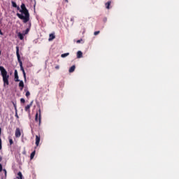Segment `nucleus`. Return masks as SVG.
<instances>
[{
  "label": "nucleus",
  "mask_w": 179,
  "mask_h": 179,
  "mask_svg": "<svg viewBox=\"0 0 179 179\" xmlns=\"http://www.w3.org/2000/svg\"><path fill=\"white\" fill-rule=\"evenodd\" d=\"M13 8H16L17 10H20V13H17V16L21 20H23V23H27L29 20H30V13H29V10L26 8V5L24 3H22L21 5V9L17 4H16V2L11 1Z\"/></svg>",
  "instance_id": "obj_1"
},
{
  "label": "nucleus",
  "mask_w": 179,
  "mask_h": 179,
  "mask_svg": "<svg viewBox=\"0 0 179 179\" xmlns=\"http://www.w3.org/2000/svg\"><path fill=\"white\" fill-rule=\"evenodd\" d=\"M1 75L3 78V86H8L9 85V75H8V71L5 69L4 66H0Z\"/></svg>",
  "instance_id": "obj_2"
},
{
  "label": "nucleus",
  "mask_w": 179,
  "mask_h": 179,
  "mask_svg": "<svg viewBox=\"0 0 179 179\" xmlns=\"http://www.w3.org/2000/svg\"><path fill=\"white\" fill-rule=\"evenodd\" d=\"M16 55L17 61L20 64V71H22L24 79V80H26V72L24 71V69L23 68V62H22V59H20V54H19V46H16Z\"/></svg>",
  "instance_id": "obj_3"
},
{
  "label": "nucleus",
  "mask_w": 179,
  "mask_h": 179,
  "mask_svg": "<svg viewBox=\"0 0 179 179\" xmlns=\"http://www.w3.org/2000/svg\"><path fill=\"white\" fill-rule=\"evenodd\" d=\"M35 121L36 122H38L39 127L41 125V109H39L38 112L36 113Z\"/></svg>",
  "instance_id": "obj_4"
},
{
  "label": "nucleus",
  "mask_w": 179,
  "mask_h": 179,
  "mask_svg": "<svg viewBox=\"0 0 179 179\" xmlns=\"http://www.w3.org/2000/svg\"><path fill=\"white\" fill-rule=\"evenodd\" d=\"M15 135V138H20L22 136V133L20 132V129L19 127L16 129Z\"/></svg>",
  "instance_id": "obj_5"
},
{
  "label": "nucleus",
  "mask_w": 179,
  "mask_h": 179,
  "mask_svg": "<svg viewBox=\"0 0 179 179\" xmlns=\"http://www.w3.org/2000/svg\"><path fill=\"white\" fill-rule=\"evenodd\" d=\"M31 106H33V101H31L29 105L25 106L24 111H26L27 113H30V108L31 107Z\"/></svg>",
  "instance_id": "obj_6"
},
{
  "label": "nucleus",
  "mask_w": 179,
  "mask_h": 179,
  "mask_svg": "<svg viewBox=\"0 0 179 179\" xmlns=\"http://www.w3.org/2000/svg\"><path fill=\"white\" fill-rule=\"evenodd\" d=\"M14 77H15V82H20V80H19V75L17 74V70H15Z\"/></svg>",
  "instance_id": "obj_7"
},
{
  "label": "nucleus",
  "mask_w": 179,
  "mask_h": 179,
  "mask_svg": "<svg viewBox=\"0 0 179 179\" xmlns=\"http://www.w3.org/2000/svg\"><path fill=\"white\" fill-rule=\"evenodd\" d=\"M40 141H41L40 135H36V146H38V145H40Z\"/></svg>",
  "instance_id": "obj_8"
},
{
  "label": "nucleus",
  "mask_w": 179,
  "mask_h": 179,
  "mask_svg": "<svg viewBox=\"0 0 179 179\" xmlns=\"http://www.w3.org/2000/svg\"><path fill=\"white\" fill-rule=\"evenodd\" d=\"M54 38H55V34H50L49 35L48 41H52V40H54Z\"/></svg>",
  "instance_id": "obj_9"
},
{
  "label": "nucleus",
  "mask_w": 179,
  "mask_h": 179,
  "mask_svg": "<svg viewBox=\"0 0 179 179\" xmlns=\"http://www.w3.org/2000/svg\"><path fill=\"white\" fill-rule=\"evenodd\" d=\"M19 87H20V90H23V87H24V83H23V80H20Z\"/></svg>",
  "instance_id": "obj_10"
},
{
  "label": "nucleus",
  "mask_w": 179,
  "mask_h": 179,
  "mask_svg": "<svg viewBox=\"0 0 179 179\" xmlns=\"http://www.w3.org/2000/svg\"><path fill=\"white\" fill-rule=\"evenodd\" d=\"M76 68V67L75 66V65L72 66L69 69V72L70 73H72V72H75Z\"/></svg>",
  "instance_id": "obj_11"
},
{
  "label": "nucleus",
  "mask_w": 179,
  "mask_h": 179,
  "mask_svg": "<svg viewBox=\"0 0 179 179\" xmlns=\"http://www.w3.org/2000/svg\"><path fill=\"white\" fill-rule=\"evenodd\" d=\"M82 57H83V53L82 51H78L77 52V58H82Z\"/></svg>",
  "instance_id": "obj_12"
},
{
  "label": "nucleus",
  "mask_w": 179,
  "mask_h": 179,
  "mask_svg": "<svg viewBox=\"0 0 179 179\" xmlns=\"http://www.w3.org/2000/svg\"><path fill=\"white\" fill-rule=\"evenodd\" d=\"M34 156H36V150H34L31 153V155H30L31 160H33V159H34Z\"/></svg>",
  "instance_id": "obj_13"
},
{
  "label": "nucleus",
  "mask_w": 179,
  "mask_h": 179,
  "mask_svg": "<svg viewBox=\"0 0 179 179\" xmlns=\"http://www.w3.org/2000/svg\"><path fill=\"white\" fill-rule=\"evenodd\" d=\"M18 37H19L20 40H23L24 38L23 34H22L20 32L18 33Z\"/></svg>",
  "instance_id": "obj_14"
},
{
  "label": "nucleus",
  "mask_w": 179,
  "mask_h": 179,
  "mask_svg": "<svg viewBox=\"0 0 179 179\" xmlns=\"http://www.w3.org/2000/svg\"><path fill=\"white\" fill-rule=\"evenodd\" d=\"M106 9H110V5H111V1H108L107 3H106Z\"/></svg>",
  "instance_id": "obj_15"
},
{
  "label": "nucleus",
  "mask_w": 179,
  "mask_h": 179,
  "mask_svg": "<svg viewBox=\"0 0 179 179\" xmlns=\"http://www.w3.org/2000/svg\"><path fill=\"white\" fill-rule=\"evenodd\" d=\"M17 176H18L17 177V179H22V178H23V175L22 174V172H18Z\"/></svg>",
  "instance_id": "obj_16"
},
{
  "label": "nucleus",
  "mask_w": 179,
  "mask_h": 179,
  "mask_svg": "<svg viewBox=\"0 0 179 179\" xmlns=\"http://www.w3.org/2000/svg\"><path fill=\"white\" fill-rule=\"evenodd\" d=\"M68 55H69V52L64 53V54L61 55V57L62 58H65V57H68Z\"/></svg>",
  "instance_id": "obj_17"
},
{
  "label": "nucleus",
  "mask_w": 179,
  "mask_h": 179,
  "mask_svg": "<svg viewBox=\"0 0 179 179\" xmlns=\"http://www.w3.org/2000/svg\"><path fill=\"white\" fill-rule=\"evenodd\" d=\"M9 143H10V146H12V145H13V140L10 138H9Z\"/></svg>",
  "instance_id": "obj_18"
},
{
  "label": "nucleus",
  "mask_w": 179,
  "mask_h": 179,
  "mask_svg": "<svg viewBox=\"0 0 179 179\" xmlns=\"http://www.w3.org/2000/svg\"><path fill=\"white\" fill-rule=\"evenodd\" d=\"M29 31H30V29L27 28L24 31V35L28 34Z\"/></svg>",
  "instance_id": "obj_19"
},
{
  "label": "nucleus",
  "mask_w": 179,
  "mask_h": 179,
  "mask_svg": "<svg viewBox=\"0 0 179 179\" xmlns=\"http://www.w3.org/2000/svg\"><path fill=\"white\" fill-rule=\"evenodd\" d=\"M0 150H2V139L0 138Z\"/></svg>",
  "instance_id": "obj_20"
},
{
  "label": "nucleus",
  "mask_w": 179,
  "mask_h": 179,
  "mask_svg": "<svg viewBox=\"0 0 179 179\" xmlns=\"http://www.w3.org/2000/svg\"><path fill=\"white\" fill-rule=\"evenodd\" d=\"M26 97H29L30 96V92L27 91L25 94Z\"/></svg>",
  "instance_id": "obj_21"
},
{
  "label": "nucleus",
  "mask_w": 179,
  "mask_h": 179,
  "mask_svg": "<svg viewBox=\"0 0 179 179\" xmlns=\"http://www.w3.org/2000/svg\"><path fill=\"white\" fill-rule=\"evenodd\" d=\"M15 117L16 118H19V115H17V109L15 108Z\"/></svg>",
  "instance_id": "obj_22"
},
{
  "label": "nucleus",
  "mask_w": 179,
  "mask_h": 179,
  "mask_svg": "<svg viewBox=\"0 0 179 179\" xmlns=\"http://www.w3.org/2000/svg\"><path fill=\"white\" fill-rule=\"evenodd\" d=\"M95 36H97L98 34H100V31H96L94 33Z\"/></svg>",
  "instance_id": "obj_23"
},
{
  "label": "nucleus",
  "mask_w": 179,
  "mask_h": 179,
  "mask_svg": "<svg viewBox=\"0 0 179 179\" xmlns=\"http://www.w3.org/2000/svg\"><path fill=\"white\" fill-rule=\"evenodd\" d=\"M20 101H21V103H26V101H25L24 99H23V98H22V99H20Z\"/></svg>",
  "instance_id": "obj_24"
},
{
  "label": "nucleus",
  "mask_w": 179,
  "mask_h": 179,
  "mask_svg": "<svg viewBox=\"0 0 179 179\" xmlns=\"http://www.w3.org/2000/svg\"><path fill=\"white\" fill-rule=\"evenodd\" d=\"M0 35L3 36V32H2V31L1 29H0Z\"/></svg>",
  "instance_id": "obj_25"
},
{
  "label": "nucleus",
  "mask_w": 179,
  "mask_h": 179,
  "mask_svg": "<svg viewBox=\"0 0 179 179\" xmlns=\"http://www.w3.org/2000/svg\"><path fill=\"white\" fill-rule=\"evenodd\" d=\"M55 69H59V65L56 66Z\"/></svg>",
  "instance_id": "obj_26"
},
{
  "label": "nucleus",
  "mask_w": 179,
  "mask_h": 179,
  "mask_svg": "<svg viewBox=\"0 0 179 179\" xmlns=\"http://www.w3.org/2000/svg\"><path fill=\"white\" fill-rule=\"evenodd\" d=\"M0 171H2V164H0Z\"/></svg>",
  "instance_id": "obj_27"
},
{
  "label": "nucleus",
  "mask_w": 179,
  "mask_h": 179,
  "mask_svg": "<svg viewBox=\"0 0 179 179\" xmlns=\"http://www.w3.org/2000/svg\"><path fill=\"white\" fill-rule=\"evenodd\" d=\"M81 41H82V39L81 40H78L77 43L79 44V43H80Z\"/></svg>",
  "instance_id": "obj_28"
},
{
  "label": "nucleus",
  "mask_w": 179,
  "mask_h": 179,
  "mask_svg": "<svg viewBox=\"0 0 179 179\" xmlns=\"http://www.w3.org/2000/svg\"><path fill=\"white\" fill-rule=\"evenodd\" d=\"M1 132H2V129L0 128V135Z\"/></svg>",
  "instance_id": "obj_29"
},
{
  "label": "nucleus",
  "mask_w": 179,
  "mask_h": 179,
  "mask_svg": "<svg viewBox=\"0 0 179 179\" xmlns=\"http://www.w3.org/2000/svg\"><path fill=\"white\" fill-rule=\"evenodd\" d=\"M66 3H68L69 1L68 0H64Z\"/></svg>",
  "instance_id": "obj_30"
},
{
  "label": "nucleus",
  "mask_w": 179,
  "mask_h": 179,
  "mask_svg": "<svg viewBox=\"0 0 179 179\" xmlns=\"http://www.w3.org/2000/svg\"><path fill=\"white\" fill-rule=\"evenodd\" d=\"M29 25L31 26V23H29Z\"/></svg>",
  "instance_id": "obj_31"
},
{
  "label": "nucleus",
  "mask_w": 179,
  "mask_h": 179,
  "mask_svg": "<svg viewBox=\"0 0 179 179\" xmlns=\"http://www.w3.org/2000/svg\"><path fill=\"white\" fill-rule=\"evenodd\" d=\"M0 55H1V50H0Z\"/></svg>",
  "instance_id": "obj_32"
}]
</instances>
